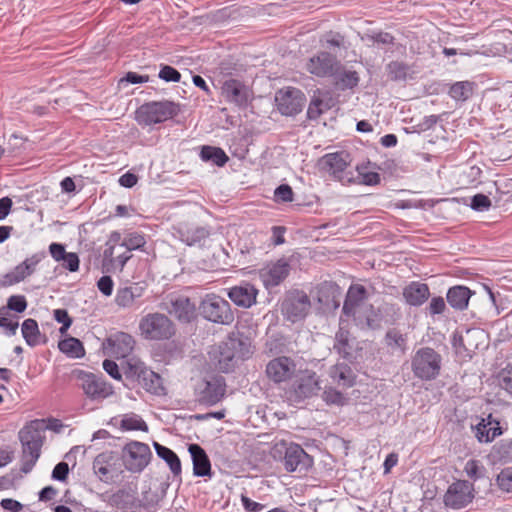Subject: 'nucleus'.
<instances>
[{"label": "nucleus", "mask_w": 512, "mask_h": 512, "mask_svg": "<svg viewBox=\"0 0 512 512\" xmlns=\"http://www.w3.org/2000/svg\"><path fill=\"white\" fill-rule=\"evenodd\" d=\"M159 78L166 82H179L181 79V74L174 67L164 65L159 71Z\"/></svg>", "instance_id": "54"}, {"label": "nucleus", "mask_w": 512, "mask_h": 512, "mask_svg": "<svg viewBox=\"0 0 512 512\" xmlns=\"http://www.w3.org/2000/svg\"><path fill=\"white\" fill-rule=\"evenodd\" d=\"M146 244V240L144 236L140 233H130L128 234L123 241L119 244V248L127 249V250H137L143 247Z\"/></svg>", "instance_id": "48"}, {"label": "nucleus", "mask_w": 512, "mask_h": 512, "mask_svg": "<svg viewBox=\"0 0 512 512\" xmlns=\"http://www.w3.org/2000/svg\"><path fill=\"white\" fill-rule=\"evenodd\" d=\"M179 111V104L175 102L153 101L140 106L136 111V118L140 124L152 125L173 118Z\"/></svg>", "instance_id": "4"}, {"label": "nucleus", "mask_w": 512, "mask_h": 512, "mask_svg": "<svg viewBox=\"0 0 512 512\" xmlns=\"http://www.w3.org/2000/svg\"><path fill=\"white\" fill-rule=\"evenodd\" d=\"M18 322L17 321H11L8 317H7V312L5 310V308H1L0 309V327H4L6 328L10 335H15L16 334V331L18 329Z\"/></svg>", "instance_id": "61"}, {"label": "nucleus", "mask_w": 512, "mask_h": 512, "mask_svg": "<svg viewBox=\"0 0 512 512\" xmlns=\"http://www.w3.org/2000/svg\"><path fill=\"white\" fill-rule=\"evenodd\" d=\"M311 309L309 296L302 290H290L285 293L281 302V312L283 316L295 323L304 319Z\"/></svg>", "instance_id": "6"}, {"label": "nucleus", "mask_w": 512, "mask_h": 512, "mask_svg": "<svg viewBox=\"0 0 512 512\" xmlns=\"http://www.w3.org/2000/svg\"><path fill=\"white\" fill-rule=\"evenodd\" d=\"M151 458L152 452L145 443L132 441L123 448V464L132 473L142 472L149 464Z\"/></svg>", "instance_id": "8"}, {"label": "nucleus", "mask_w": 512, "mask_h": 512, "mask_svg": "<svg viewBox=\"0 0 512 512\" xmlns=\"http://www.w3.org/2000/svg\"><path fill=\"white\" fill-rule=\"evenodd\" d=\"M430 290L427 284L411 282L403 289V297L411 306H420L428 300Z\"/></svg>", "instance_id": "28"}, {"label": "nucleus", "mask_w": 512, "mask_h": 512, "mask_svg": "<svg viewBox=\"0 0 512 512\" xmlns=\"http://www.w3.org/2000/svg\"><path fill=\"white\" fill-rule=\"evenodd\" d=\"M323 41L328 48H341L344 47L345 39L340 33L328 32L324 35Z\"/></svg>", "instance_id": "56"}, {"label": "nucleus", "mask_w": 512, "mask_h": 512, "mask_svg": "<svg viewBox=\"0 0 512 512\" xmlns=\"http://www.w3.org/2000/svg\"><path fill=\"white\" fill-rule=\"evenodd\" d=\"M491 200L484 194H476L471 199V208L475 211H487L491 207Z\"/></svg>", "instance_id": "53"}, {"label": "nucleus", "mask_w": 512, "mask_h": 512, "mask_svg": "<svg viewBox=\"0 0 512 512\" xmlns=\"http://www.w3.org/2000/svg\"><path fill=\"white\" fill-rule=\"evenodd\" d=\"M58 347L61 352L72 358H81L85 355L82 342L74 337L60 341Z\"/></svg>", "instance_id": "40"}, {"label": "nucleus", "mask_w": 512, "mask_h": 512, "mask_svg": "<svg viewBox=\"0 0 512 512\" xmlns=\"http://www.w3.org/2000/svg\"><path fill=\"white\" fill-rule=\"evenodd\" d=\"M473 498V485L466 480H458L448 487L443 501L446 507L458 510L470 504Z\"/></svg>", "instance_id": "12"}, {"label": "nucleus", "mask_w": 512, "mask_h": 512, "mask_svg": "<svg viewBox=\"0 0 512 512\" xmlns=\"http://www.w3.org/2000/svg\"><path fill=\"white\" fill-rule=\"evenodd\" d=\"M322 397L328 405L343 406L348 401L343 393L331 387L324 390Z\"/></svg>", "instance_id": "49"}, {"label": "nucleus", "mask_w": 512, "mask_h": 512, "mask_svg": "<svg viewBox=\"0 0 512 512\" xmlns=\"http://www.w3.org/2000/svg\"><path fill=\"white\" fill-rule=\"evenodd\" d=\"M334 350L344 359L352 358V346L349 342V332L343 329L335 335Z\"/></svg>", "instance_id": "41"}, {"label": "nucleus", "mask_w": 512, "mask_h": 512, "mask_svg": "<svg viewBox=\"0 0 512 512\" xmlns=\"http://www.w3.org/2000/svg\"><path fill=\"white\" fill-rule=\"evenodd\" d=\"M367 291L362 285H352L348 289L343 305V313L347 316L356 317L365 306Z\"/></svg>", "instance_id": "23"}, {"label": "nucleus", "mask_w": 512, "mask_h": 512, "mask_svg": "<svg viewBox=\"0 0 512 512\" xmlns=\"http://www.w3.org/2000/svg\"><path fill=\"white\" fill-rule=\"evenodd\" d=\"M385 341L392 351L404 354L406 350V337L396 329H390L385 335Z\"/></svg>", "instance_id": "44"}, {"label": "nucleus", "mask_w": 512, "mask_h": 512, "mask_svg": "<svg viewBox=\"0 0 512 512\" xmlns=\"http://www.w3.org/2000/svg\"><path fill=\"white\" fill-rule=\"evenodd\" d=\"M45 257V253H36L31 257L26 258L23 262L18 264L12 271L3 275L0 279V286L8 287L23 281L28 276L32 275L36 266Z\"/></svg>", "instance_id": "15"}, {"label": "nucleus", "mask_w": 512, "mask_h": 512, "mask_svg": "<svg viewBox=\"0 0 512 512\" xmlns=\"http://www.w3.org/2000/svg\"><path fill=\"white\" fill-rule=\"evenodd\" d=\"M293 195V190L288 184L278 186L274 192L275 199L278 202H291Z\"/></svg>", "instance_id": "58"}, {"label": "nucleus", "mask_w": 512, "mask_h": 512, "mask_svg": "<svg viewBox=\"0 0 512 512\" xmlns=\"http://www.w3.org/2000/svg\"><path fill=\"white\" fill-rule=\"evenodd\" d=\"M339 67L336 57L325 51L312 56L306 63L307 71L317 77L332 76Z\"/></svg>", "instance_id": "17"}, {"label": "nucleus", "mask_w": 512, "mask_h": 512, "mask_svg": "<svg viewBox=\"0 0 512 512\" xmlns=\"http://www.w3.org/2000/svg\"><path fill=\"white\" fill-rule=\"evenodd\" d=\"M296 369L294 361L289 357H277L268 362L266 374L275 383H280L291 378Z\"/></svg>", "instance_id": "21"}, {"label": "nucleus", "mask_w": 512, "mask_h": 512, "mask_svg": "<svg viewBox=\"0 0 512 512\" xmlns=\"http://www.w3.org/2000/svg\"><path fill=\"white\" fill-rule=\"evenodd\" d=\"M330 377L335 383L343 387H352L355 383V375L350 366L345 363H337L330 368Z\"/></svg>", "instance_id": "30"}, {"label": "nucleus", "mask_w": 512, "mask_h": 512, "mask_svg": "<svg viewBox=\"0 0 512 512\" xmlns=\"http://www.w3.org/2000/svg\"><path fill=\"white\" fill-rule=\"evenodd\" d=\"M161 306L168 314L183 323H189L196 317L195 303L184 295H169Z\"/></svg>", "instance_id": "10"}, {"label": "nucleus", "mask_w": 512, "mask_h": 512, "mask_svg": "<svg viewBox=\"0 0 512 512\" xmlns=\"http://www.w3.org/2000/svg\"><path fill=\"white\" fill-rule=\"evenodd\" d=\"M500 434L501 428L499 426V422L492 421L491 416L488 417L487 423L482 419V421L475 427V436L480 442H491Z\"/></svg>", "instance_id": "31"}, {"label": "nucleus", "mask_w": 512, "mask_h": 512, "mask_svg": "<svg viewBox=\"0 0 512 512\" xmlns=\"http://www.w3.org/2000/svg\"><path fill=\"white\" fill-rule=\"evenodd\" d=\"M97 287L102 294L110 296L114 287L112 278L110 276H102L97 282Z\"/></svg>", "instance_id": "64"}, {"label": "nucleus", "mask_w": 512, "mask_h": 512, "mask_svg": "<svg viewBox=\"0 0 512 512\" xmlns=\"http://www.w3.org/2000/svg\"><path fill=\"white\" fill-rule=\"evenodd\" d=\"M114 458L115 456L112 452H104L95 457L93 461V469L94 472L99 475L101 480L109 478Z\"/></svg>", "instance_id": "38"}, {"label": "nucleus", "mask_w": 512, "mask_h": 512, "mask_svg": "<svg viewBox=\"0 0 512 512\" xmlns=\"http://www.w3.org/2000/svg\"><path fill=\"white\" fill-rule=\"evenodd\" d=\"M139 386L150 394L156 396L166 395V388L163 385L162 377L151 369H149L147 374L142 377V381Z\"/></svg>", "instance_id": "32"}, {"label": "nucleus", "mask_w": 512, "mask_h": 512, "mask_svg": "<svg viewBox=\"0 0 512 512\" xmlns=\"http://www.w3.org/2000/svg\"><path fill=\"white\" fill-rule=\"evenodd\" d=\"M223 93L228 101L239 106L247 104L248 92L244 85L237 80H229L224 83Z\"/></svg>", "instance_id": "29"}, {"label": "nucleus", "mask_w": 512, "mask_h": 512, "mask_svg": "<svg viewBox=\"0 0 512 512\" xmlns=\"http://www.w3.org/2000/svg\"><path fill=\"white\" fill-rule=\"evenodd\" d=\"M337 292V286L331 282H324L318 287V302L330 306L331 302H334L335 293Z\"/></svg>", "instance_id": "46"}, {"label": "nucleus", "mask_w": 512, "mask_h": 512, "mask_svg": "<svg viewBox=\"0 0 512 512\" xmlns=\"http://www.w3.org/2000/svg\"><path fill=\"white\" fill-rule=\"evenodd\" d=\"M321 390L319 378L315 372L305 371L293 384L292 395L296 401L311 398Z\"/></svg>", "instance_id": "18"}, {"label": "nucleus", "mask_w": 512, "mask_h": 512, "mask_svg": "<svg viewBox=\"0 0 512 512\" xmlns=\"http://www.w3.org/2000/svg\"><path fill=\"white\" fill-rule=\"evenodd\" d=\"M350 155L345 151L329 153L320 160L322 169L331 174L335 179L343 184L355 182L353 171L349 170Z\"/></svg>", "instance_id": "7"}, {"label": "nucleus", "mask_w": 512, "mask_h": 512, "mask_svg": "<svg viewBox=\"0 0 512 512\" xmlns=\"http://www.w3.org/2000/svg\"><path fill=\"white\" fill-rule=\"evenodd\" d=\"M7 308L22 313L27 308V301L22 295H13L7 301Z\"/></svg>", "instance_id": "59"}, {"label": "nucleus", "mask_w": 512, "mask_h": 512, "mask_svg": "<svg viewBox=\"0 0 512 512\" xmlns=\"http://www.w3.org/2000/svg\"><path fill=\"white\" fill-rule=\"evenodd\" d=\"M62 262L63 267L70 272H76L79 269L80 260L76 253L68 252Z\"/></svg>", "instance_id": "62"}, {"label": "nucleus", "mask_w": 512, "mask_h": 512, "mask_svg": "<svg viewBox=\"0 0 512 512\" xmlns=\"http://www.w3.org/2000/svg\"><path fill=\"white\" fill-rule=\"evenodd\" d=\"M284 466L288 472H306L313 465V458L298 444L285 447Z\"/></svg>", "instance_id": "16"}, {"label": "nucleus", "mask_w": 512, "mask_h": 512, "mask_svg": "<svg viewBox=\"0 0 512 512\" xmlns=\"http://www.w3.org/2000/svg\"><path fill=\"white\" fill-rule=\"evenodd\" d=\"M474 83L470 81H460L454 83L449 89V95L457 101H466L473 94Z\"/></svg>", "instance_id": "42"}, {"label": "nucleus", "mask_w": 512, "mask_h": 512, "mask_svg": "<svg viewBox=\"0 0 512 512\" xmlns=\"http://www.w3.org/2000/svg\"><path fill=\"white\" fill-rule=\"evenodd\" d=\"M54 318L58 323H62L59 329L61 334H64L72 324V319L65 309L54 310Z\"/></svg>", "instance_id": "57"}, {"label": "nucleus", "mask_w": 512, "mask_h": 512, "mask_svg": "<svg viewBox=\"0 0 512 512\" xmlns=\"http://www.w3.org/2000/svg\"><path fill=\"white\" fill-rule=\"evenodd\" d=\"M153 446L157 455L169 465L171 472L175 476L180 475L181 462L177 454L168 447L159 444L158 442H154Z\"/></svg>", "instance_id": "37"}, {"label": "nucleus", "mask_w": 512, "mask_h": 512, "mask_svg": "<svg viewBox=\"0 0 512 512\" xmlns=\"http://www.w3.org/2000/svg\"><path fill=\"white\" fill-rule=\"evenodd\" d=\"M21 331L26 343L31 347L45 342V337L40 333L37 321L32 318L24 320Z\"/></svg>", "instance_id": "33"}, {"label": "nucleus", "mask_w": 512, "mask_h": 512, "mask_svg": "<svg viewBox=\"0 0 512 512\" xmlns=\"http://www.w3.org/2000/svg\"><path fill=\"white\" fill-rule=\"evenodd\" d=\"M149 369L143 361L135 356L127 358L122 363L123 375L133 387L135 384L139 385L141 383L142 377L147 374Z\"/></svg>", "instance_id": "26"}, {"label": "nucleus", "mask_w": 512, "mask_h": 512, "mask_svg": "<svg viewBox=\"0 0 512 512\" xmlns=\"http://www.w3.org/2000/svg\"><path fill=\"white\" fill-rule=\"evenodd\" d=\"M275 101L282 115L293 116L302 111L306 98L299 89L287 88L276 93Z\"/></svg>", "instance_id": "13"}, {"label": "nucleus", "mask_w": 512, "mask_h": 512, "mask_svg": "<svg viewBox=\"0 0 512 512\" xmlns=\"http://www.w3.org/2000/svg\"><path fill=\"white\" fill-rule=\"evenodd\" d=\"M177 237L188 246H204L210 236V230L204 226L180 223L176 228Z\"/></svg>", "instance_id": "19"}, {"label": "nucleus", "mask_w": 512, "mask_h": 512, "mask_svg": "<svg viewBox=\"0 0 512 512\" xmlns=\"http://www.w3.org/2000/svg\"><path fill=\"white\" fill-rule=\"evenodd\" d=\"M139 331L147 340H168L175 334V325L165 314L154 312L140 319Z\"/></svg>", "instance_id": "1"}, {"label": "nucleus", "mask_w": 512, "mask_h": 512, "mask_svg": "<svg viewBox=\"0 0 512 512\" xmlns=\"http://www.w3.org/2000/svg\"><path fill=\"white\" fill-rule=\"evenodd\" d=\"M121 428L124 430H148L146 423L136 414L124 415L121 420Z\"/></svg>", "instance_id": "47"}, {"label": "nucleus", "mask_w": 512, "mask_h": 512, "mask_svg": "<svg viewBox=\"0 0 512 512\" xmlns=\"http://www.w3.org/2000/svg\"><path fill=\"white\" fill-rule=\"evenodd\" d=\"M441 365V355L430 347L417 350L411 361L414 375L422 380H433L438 377Z\"/></svg>", "instance_id": "3"}, {"label": "nucleus", "mask_w": 512, "mask_h": 512, "mask_svg": "<svg viewBox=\"0 0 512 512\" xmlns=\"http://www.w3.org/2000/svg\"><path fill=\"white\" fill-rule=\"evenodd\" d=\"M358 172L357 178L360 179V183L365 185H376L380 182V175L377 172H364L363 167L357 166Z\"/></svg>", "instance_id": "55"}, {"label": "nucleus", "mask_w": 512, "mask_h": 512, "mask_svg": "<svg viewBox=\"0 0 512 512\" xmlns=\"http://www.w3.org/2000/svg\"><path fill=\"white\" fill-rule=\"evenodd\" d=\"M258 290L249 283H243L229 289L228 297L237 306L249 308L256 303Z\"/></svg>", "instance_id": "24"}, {"label": "nucleus", "mask_w": 512, "mask_h": 512, "mask_svg": "<svg viewBox=\"0 0 512 512\" xmlns=\"http://www.w3.org/2000/svg\"><path fill=\"white\" fill-rule=\"evenodd\" d=\"M499 386L512 395V366H507L498 376Z\"/></svg>", "instance_id": "52"}, {"label": "nucleus", "mask_w": 512, "mask_h": 512, "mask_svg": "<svg viewBox=\"0 0 512 512\" xmlns=\"http://www.w3.org/2000/svg\"><path fill=\"white\" fill-rule=\"evenodd\" d=\"M496 484L503 492L512 493V467L501 470L497 475Z\"/></svg>", "instance_id": "50"}, {"label": "nucleus", "mask_w": 512, "mask_h": 512, "mask_svg": "<svg viewBox=\"0 0 512 512\" xmlns=\"http://www.w3.org/2000/svg\"><path fill=\"white\" fill-rule=\"evenodd\" d=\"M188 451L192 458L194 475L211 476V463L205 450L198 444H190Z\"/></svg>", "instance_id": "27"}, {"label": "nucleus", "mask_w": 512, "mask_h": 512, "mask_svg": "<svg viewBox=\"0 0 512 512\" xmlns=\"http://www.w3.org/2000/svg\"><path fill=\"white\" fill-rule=\"evenodd\" d=\"M68 473H69L68 464L66 462H60L54 467V469L52 471V478L54 480L63 482L67 479Z\"/></svg>", "instance_id": "63"}, {"label": "nucleus", "mask_w": 512, "mask_h": 512, "mask_svg": "<svg viewBox=\"0 0 512 512\" xmlns=\"http://www.w3.org/2000/svg\"><path fill=\"white\" fill-rule=\"evenodd\" d=\"M108 247L105 249L103 257H104V267L106 268V271H116V253L117 250H122L119 247H116L114 245H107Z\"/></svg>", "instance_id": "51"}, {"label": "nucleus", "mask_w": 512, "mask_h": 512, "mask_svg": "<svg viewBox=\"0 0 512 512\" xmlns=\"http://www.w3.org/2000/svg\"><path fill=\"white\" fill-rule=\"evenodd\" d=\"M471 291L465 286H454L448 290L447 301L455 309L463 310L467 307Z\"/></svg>", "instance_id": "34"}, {"label": "nucleus", "mask_w": 512, "mask_h": 512, "mask_svg": "<svg viewBox=\"0 0 512 512\" xmlns=\"http://www.w3.org/2000/svg\"><path fill=\"white\" fill-rule=\"evenodd\" d=\"M19 438L23 447V465L21 470L24 473H28L40 456L42 437L37 429L26 427L19 432Z\"/></svg>", "instance_id": "9"}, {"label": "nucleus", "mask_w": 512, "mask_h": 512, "mask_svg": "<svg viewBox=\"0 0 512 512\" xmlns=\"http://www.w3.org/2000/svg\"><path fill=\"white\" fill-rule=\"evenodd\" d=\"M199 309L201 315L213 323L229 325L234 321V313L229 302L218 295H206Z\"/></svg>", "instance_id": "5"}, {"label": "nucleus", "mask_w": 512, "mask_h": 512, "mask_svg": "<svg viewBox=\"0 0 512 512\" xmlns=\"http://www.w3.org/2000/svg\"><path fill=\"white\" fill-rule=\"evenodd\" d=\"M249 347V343L235 337L221 342L214 352L219 370L225 373L231 371L235 366L236 358H246L251 354Z\"/></svg>", "instance_id": "2"}, {"label": "nucleus", "mask_w": 512, "mask_h": 512, "mask_svg": "<svg viewBox=\"0 0 512 512\" xmlns=\"http://www.w3.org/2000/svg\"><path fill=\"white\" fill-rule=\"evenodd\" d=\"M145 288L138 283L117 290L115 303L121 308L139 307Z\"/></svg>", "instance_id": "25"}, {"label": "nucleus", "mask_w": 512, "mask_h": 512, "mask_svg": "<svg viewBox=\"0 0 512 512\" xmlns=\"http://www.w3.org/2000/svg\"><path fill=\"white\" fill-rule=\"evenodd\" d=\"M477 333L482 334V332L472 331V330H467L465 336H462L459 334H454L453 338H452L453 347L457 350V352L459 351V349L461 347H463L465 350H469L465 345V341L468 340L469 338L473 337L474 334H477Z\"/></svg>", "instance_id": "60"}, {"label": "nucleus", "mask_w": 512, "mask_h": 512, "mask_svg": "<svg viewBox=\"0 0 512 512\" xmlns=\"http://www.w3.org/2000/svg\"><path fill=\"white\" fill-rule=\"evenodd\" d=\"M200 157L203 161L211 162L219 167L224 166L229 160V157L221 148L214 146H203Z\"/></svg>", "instance_id": "39"}, {"label": "nucleus", "mask_w": 512, "mask_h": 512, "mask_svg": "<svg viewBox=\"0 0 512 512\" xmlns=\"http://www.w3.org/2000/svg\"><path fill=\"white\" fill-rule=\"evenodd\" d=\"M109 354L116 358H129L135 346L134 338L125 332H116L107 339Z\"/></svg>", "instance_id": "22"}, {"label": "nucleus", "mask_w": 512, "mask_h": 512, "mask_svg": "<svg viewBox=\"0 0 512 512\" xmlns=\"http://www.w3.org/2000/svg\"><path fill=\"white\" fill-rule=\"evenodd\" d=\"M197 401L212 406L220 402L226 392V383L223 377L215 376L202 380L196 387Z\"/></svg>", "instance_id": "11"}, {"label": "nucleus", "mask_w": 512, "mask_h": 512, "mask_svg": "<svg viewBox=\"0 0 512 512\" xmlns=\"http://www.w3.org/2000/svg\"><path fill=\"white\" fill-rule=\"evenodd\" d=\"M290 265L285 259H279L277 262L267 265L259 272L260 278L266 288L278 286L288 276Z\"/></svg>", "instance_id": "20"}, {"label": "nucleus", "mask_w": 512, "mask_h": 512, "mask_svg": "<svg viewBox=\"0 0 512 512\" xmlns=\"http://www.w3.org/2000/svg\"><path fill=\"white\" fill-rule=\"evenodd\" d=\"M76 375L84 393L93 400L107 398L113 393L112 386L101 376L84 371H77Z\"/></svg>", "instance_id": "14"}, {"label": "nucleus", "mask_w": 512, "mask_h": 512, "mask_svg": "<svg viewBox=\"0 0 512 512\" xmlns=\"http://www.w3.org/2000/svg\"><path fill=\"white\" fill-rule=\"evenodd\" d=\"M361 39L371 44H378L382 48L393 46L395 38L388 32H373L364 34Z\"/></svg>", "instance_id": "45"}, {"label": "nucleus", "mask_w": 512, "mask_h": 512, "mask_svg": "<svg viewBox=\"0 0 512 512\" xmlns=\"http://www.w3.org/2000/svg\"><path fill=\"white\" fill-rule=\"evenodd\" d=\"M106 501L108 505H110L111 507H116L125 510L132 507L133 497L129 491L125 489H120L115 493L109 495Z\"/></svg>", "instance_id": "43"}, {"label": "nucleus", "mask_w": 512, "mask_h": 512, "mask_svg": "<svg viewBox=\"0 0 512 512\" xmlns=\"http://www.w3.org/2000/svg\"><path fill=\"white\" fill-rule=\"evenodd\" d=\"M388 78L392 81H406L413 78L411 67L403 61H391L386 65Z\"/></svg>", "instance_id": "35"}, {"label": "nucleus", "mask_w": 512, "mask_h": 512, "mask_svg": "<svg viewBox=\"0 0 512 512\" xmlns=\"http://www.w3.org/2000/svg\"><path fill=\"white\" fill-rule=\"evenodd\" d=\"M335 85L340 90L352 89L359 83V76L356 71L341 69V66L332 75Z\"/></svg>", "instance_id": "36"}]
</instances>
